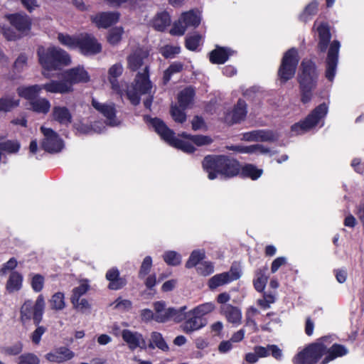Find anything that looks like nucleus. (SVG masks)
Segmentation results:
<instances>
[{
  "mask_svg": "<svg viewBox=\"0 0 364 364\" xmlns=\"http://www.w3.org/2000/svg\"><path fill=\"white\" fill-rule=\"evenodd\" d=\"M203 168L208 173L210 180L218 176L233 177L240 172V166L237 161L224 156H208L203 161Z\"/></svg>",
  "mask_w": 364,
  "mask_h": 364,
  "instance_id": "1",
  "label": "nucleus"
},
{
  "mask_svg": "<svg viewBox=\"0 0 364 364\" xmlns=\"http://www.w3.org/2000/svg\"><path fill=\"white\" fill-rule=\"evenodd\" d=\"M152 83L149 80V67L146 65L142 73L139 72L136 75L134 82L127 87L126 95L128 100L133 105L140 103V96L148 95L144 105L146 108L150 109L152 101Z\"/></svg>",
  "mask_w": 364,
  "mask_h": 364,
  "instance_id": "2",
  "label": "nucleus"
},
{
  "mask_svg": "<svg viewBox=\"0 0 364 364\" xmlns=\"http://www.w3.org/2000/svg\"><path fill=\"white\" fill-rule=\"evenodd\" d=\"M38 55L39 63L44 68L42 74L46 77H50L48 71L57 70L58 65H67L70 63L69 55L57 47H50L47 49L40 47L38 49Z\"/></svg>",
  "mask_w": 364,
  "mask_h": 364,
  "instance_id": "3",
  "label": "nucleus"
},
{
  "mask_svg": "<svg viewBox=\"0 0 364 364\" xmlns=\"http://www.w3.org/2000/svg\"><path fill=\"white\" fill-rule=\"evenodd\" d=\"M328 338L323 337L316 342L309 345L303 350L298 353L293 358L294 364H316L324 355L328 349L325 342Z\"/></svg>",
  "mask_w": 364,
  "mask_h": 364,
  "instance_id": "4",
  "label": "nucleus"
},
{
  "mask_svg": "<svg viewBox=\"0 0 364 364\" xmlns=\"http://www.w3.org/2000/svg\"><path fill=\"white\" fill-rule=\"evenodd\" d=\"M151 124L161 138L171 146L186 153H193L195 151V148L191 144L175 137L174 132L159 119H152Z\"/></svg>",
  "mask_w": 364,
  "mask_h": 364,
  "instance_id": "5",
  "label": "nucleus"
},
{
  "mask_svg": "<svg viewBox=\"0 0 364 364\" xmlns=\"http://www.w3.org/2000/svg\"><path fill=\"white\" fill-rule=\"evenodd\" d=\"M44 309L45 300L41 294L37 297L34 304L31 300L26 301L20 309L21 321L26 324L33 318L34 324L38 325L42 321Z\"/></svg>",
  "mask_w": 364,
  "mask_h": 364,
  "instance_id": "6",
  "label": "nucleus"
},
{
  "mask_svg": "<svg viewBox=\"0 0 364 364\" xmlns=\"http://www.w3.org/2000/svg\"><path fill=\"white\" fill-rule=\"evenodd\" d=\"M327 112L328 106L326 104H321L303 122L294 124L291 127V131L297 134H300L310 130L318 123L319 120L325 117Z\"/></svg>",
  "mask_w": 364,
  "mask_h": 364,
  "instance_id": "7",
  "label": "nucleus"
},
{
  "mask_svg": "<svg viewBox=\"0 0 364 364\" xmlns=\"http://www.w3.org/2000/svg\"><path fill=\"white\" fill-rule=\"evenodd\" d=\"M299 60L298 52L295 48H291L284 53L278 71L282 81L285 82L294 77Z\"/></svg>",
  "mask_w": 364,
  "mask_h": 364,
  "instance_id": "8",
  "label": "nucleus"
},
{
  "mask_svg": "<svg viewBox=\"0 0 364 364\" xmlns=\"http://www.w3.org/2000/svg\"><path fill=\"white\" fill-rule=\"evenodd\" d=\"M201 17L200 13L189 11L181 14L171 30L172 35L182 36L186 29L190 27H197L200 23Z\"/></svg>",
  "mask_w": 364,
  "mask_h": 364,
  "instance_id": "9",
  "label": "nucleus"
},
{
  "mask_svg": "<svg viewBox=\"0 0 364 364\" xmlns=\"http://www.w3.org/2000/svg\"><path fill=\"white\" fill-rule=\"evenodd\" d=\"M41 130L44 136L41 143V147L47 152L58 153L63 147L62 139L58 134L50 128L41 127Z\"/></svg>",
  "mask_w": 364,
  "mask_h": 364,
  "instance_id": "10",
  "label": "nucleus"
},
{
  "mask_svg": "<svg viewBox=\"0 0 364 364\" xmlns=\"http://www.w3.org/2000/svg\"><path fill=\"white\" fill-rule=\"evenodd\" d=\"M301 74L299 75L300 86L306 87L307 86L316 85L317 73L313 62L304 59L301 63Z\"/></svg>",
  "mask_w": 364,
  "mask_h": 364,
  "instance_id": "11",
  "label": "nucleus"
},
{
  "mask_svg": "<svg viewBox=\"0 0 364 364\" xmlns=\"http://www.w3.org/2000/svg\"><path fill=\"white\" fill-rule=\"evenodd\" d=\"M340 42L338 41H333L331 45L328 52V56L326 59V77L330 81H332L336 70V67L338 60V52L340 49Z\"/></svg>",
  "mask_w": 364,
  "mask_h": 364,
  "instance_id": "12",
  "label": "nucleus"
},
{
  "mask_svg": "<svg viewBox=\"0 0 364 364\" xmlns=\"http://www.w3.org/2000/svg\"><path fill=\"white\" fill-rule=\"evenodd\" d=\"M92 105L106 118L107 123L109 125L114 127L119 124V122L116 118V109L114 103H101L97 100L92 99Z\"/></svg>",
  "mask_w": 364,
  "mask_h": 364,
  "instance_id": "13",
  "label": "nucleus"
},
{
  "mask_svg": "<svg viewBox=\"0 0 364 364\" xmlns=\"http://www.w3.org/2000/svg\"><path fill=\"white\" fill-rule=\"evenodd\" d=\"M77 48L82 54L87 55H95L102 50V46L96 38L87 33L80 36Z\"/></svg>",
  "mask_w": 364,
  "mask_h": 364,
  "instance_id": "14",
  "label": "nucleus"
},
{
  "mask_svg": "<svg viewBox=\"0 0 364 364\" xmlns=\"http://www.w3.org/2000/svg\"><path fill=\"white\" fill-rule=\"evenodd\" d=\"M63 77L70 83L73 87V84L85 83L90 80L88 73L82 66H77L68 69L63 73Z\"/></svg>",
  "mask_w": 364,
  "mask_h": 364,
  "instance_id": "15",
  "label": "nucleus"
},
{
  "mask_svg": "<svg viewBox=\"0 0 364 364\" xmlns=\"http://www.w3.org/2000/svg\"><path fill=\"white\" fill-rule=\"evenodd\" d=\"M240 277L237 269H231L229 272L216 274L211 277L208 281V287L211 289L228 284L232 281L237 280Z\"/></svg>",
  "mask_w": 364,
  "mask_h": 364,
  "instance_id": "16",
  "label": "nucleus"
},
{
  "mask_svg": "<svg viewBox=\"0 0 364 364\" xmlns=\"http://www.w3.org/2000/svg\"><path fill=\"white\" fill-rule=\"evenodd\" d=\"M184 320L185 321L181 327L182 331L186 333H191L193 331H198L206 324L205 319L191 313V310L186 311V318Z\"/></svg>",
  "mask_w": 364,
  "mask_h": 364,
  "instance_id": "17",
  "label": "nucleus"
},
{
  "mask_svg": "<svg viewBox=\"0 0 364 364\" xmlns=\"http://www.w3.org/2000/svg\"><path fill=\"white\" fill-rule=\"evenodd\" d=\"M75 357V353L68 348L61 346L46 354V359L51 363H61L70 360Z\"/></svg>",
  "mask_w": 364,
  "mask_h": 364,
  "instance_id": "18",
  "label": "nucleus"
},
{
  "mask_svg": "<svg viewBox=\"0 0 364 364\" xmlns=\"http://www.w3.org/2000/svg\"><path fill=\"white\" fill-rule=\"evenodd\" d=\"M119 18V14L116 11L101 12L91 16V21L98 28H107L117 23Z\"/></svg>",
  "mask_w": 364,
  "mask_h": 364,
  "instance_id": "19",
  "label": "nucleus"
},
{
  "mask_svg": "<svg viewBox=\"0 0 364 364\" xmlns=\"http://www.w3.org/2000/svg\"><path fill=\"white\" fill-rule=\"evenodd\" d=\"M122 337L124 342L128 345L129 348L132 350H134L137 348H146V341L143 336L136 331L124 329L122 331Z\"/></svg>",
  "mask_w": 364,
  "mask_h": 364,
  "instance_id": "20",
  "label": "nucleus"
},
{
  "mask_svg": "<svg viewBox=\"0 0 364 364\" xmlns=\"http://www.w3.org/2000/svg\"><path fill=\"white\" fill-rule=\"evenodd\" d=\"M278 135L270 130H254L242 134V139L247 141H273Z\"/></svg>",
  "mask_w": 364,
  "mask_h": 364,
  "instance_id": "21",
  "label": "nucleus"
},
{
  "mask_svg": "<svg viewBox=\"0 0 364 364\" xmlns=\"http://www.w3.org/2000/svg\"><path fill=\"white\" fill-rule=\"evenodd\" d=\"M9 21L17 31L20 32H27L31 26V21L28 16L22 14H14L6 16Z\"/></svg>",
  "mask_w": 364,
  "mask_h": 364,
  "instance_id": "22",
  "label": "nucleus"
},
{
  "mask_svg": "<svg viewBox=\"0 0 364 364\" xmlns=\"http://www.w3.org/2000/svg\"><path fill=\"white\" fill-rule=\"evenodd\" d=\"M220 313L229 323L237 326L242 323V311L231 304L222 305L220 308Z\"/></svg>",
  "mask_w": 364,
  "mask_h": 364,
  "instance_id": "23",
  "label": "nucleus"
},
{
  "mask_svg": "<svg viewBox=\"0 0 364 364\" xmlns=\"http://www.w3.org/2000/svg\"><path fill=\"white\" fill-rule=\"evenodd\" d=\"M43 89L50 93L65 94L71 92L73 88L70 83L64 78L63 80H50L42 85Z\"/></svg>",
  "mask_w": 364,
  "mask_h": 364,
  "instance_id": "24",
  "label": "nucleus"
},
{
  "mask_svg": "<svg viewBox=\"0 0 364 364\" xmlns=\"http://www.w3.org/2000/svg\"><path fill=\"white\" fill-rule=\"evenodd\" d=\"M246 106L244 100H239L233 110L226 114L225 121L228 124H234L243 120L247 114Z\"/></svg>",
  "mask_w": 364,
  "mask_h": 364,
  "instance_id": "25",
  "label": "nucleus"
},
{
  "mask_svg": "<svg viewBox=\"0 0 364 364\" xmlns=\"http://www.w3.org/2000/svg\"><path fill=\"white\" fill-rule=\"evenodd\" d=\"M148 57L146 50L141 48H137L127 57L128 67L133 71L138 70L143 64L144 60Z\"/></svg>",
  "mask_w": 364,
  "mask_h": 364,
  "instance_id": "26",
  "label": "nucleus"
},
{
  "mask_svg": "<svg viewBox=\"0 0 364 364\" xmlns=\"http://www.w3.org/2000/svg\"><path fill=\"white\" fill-rule=\"evenodd\" d=\"M254 351L257 353L259 358H266L272 355L277 360H282L283 358L282 350L274 344L267 345V346H255Z\"/></svg>",
  "mask_w": 364,
  "mask_h": 364,
  "instance_id": "27",
  "label": "nucleus"
},
{
  "mask_svg": "<svg viewBox=\"0 0 364 364\" xmlns=\"http://www.w3.org/2000/svg\"><path fill=\"white\" fill-rule=\"evenodd\" d=\"M107 280L109 281L108 288L112 290H119L127 284V280L121 277L119 272L117 268L109 269L105 275Z\"/></svg>",
  "mask_w": 364,
  "mask_h": 364,
  "instance_id": "28",
  "label": "nucleus"
},
{
  "mask_svg": "<svg viewBox=\"0 0 364 364\" xmlns=\"http://www.w3.org/2000/svg\"><path fill=\"white\" fill-rule=\"evenodd\" d=\"M52 116L55 121L63 125H68L72 122V114L65 107L55 106L53 108Z\"/></svg>",
  "mask_w": 364,
  "mask_h": 364,
  "instance_id": "29",
  "label": "nucleus"
},
{
  "mask_svg": "<svg viewBox=\"0 0 364 364\" xmlns=\"http://www.w3.org/2000/svg\"><path fill=\"white\" fill-rule=\"evenodd\" d=\"M123 73V66L121 63H116L109 69V81L113 90L119 94H122L119 84L117 80Z\"/></svg>",
  "mask_w": 364,
  "mask_h": 364,
  "instance_id": "30",
  "label": "nucleus"
},
{
  "mask_svg": "<svg viewBox=\"0 0 364 364\" xmlns=\"http://www.w3.org/2000/svg\"><path fill=\"white\" fill-rule=\"evenodd\" d=\"M232 52L230 49L217 46L210 53V60L212 63L223 64L228 60Z\"/></svg>",
  "mask_w": 364,
  "mask_h": 364,
  "instance_id": "31",
  "label": "nucleus"
},
{
  "mask_svg": "<svg viewBox=\"0 0 364 364\" xmlns=\"http://www.w3.org/2000/svg\"><path fill=\"white\" fill-rule=\"evenodd\" d=\"M348 349L343 345L333 344L330 348L326 349L327 355L322 361L321 364H326L333 359L341 357L348 353Z\"/></svg>",
  "mask_w": 364,
  "mask_h": 364,
  "instance_id": "32",
  "label": "nucleus"
},
{
  "mask_svg": "<svg viewBox=\"0 0 364 364\" xmlns=\"http://www.w3.org/2000/svg\"><path fill=\"white\" fill-rule=\"evenodd\" d=\"M43 90L42 85H34L31 86H21L18 87L17 92L20 97L29 100L36 99L37 95Z\"/></svg>",
  "mask_w": 364,
  "mask_h": 364,
  "instance_id": "33",
  "label": "nucleus"
},
{
  "mask_svg": "<svg viewBox=\"0 0 364 364\" xmlns=\"http://www.w3.org/2000/svg\"><path fill=\"white\" fill-rule=\"evenodd\" d=\"M317 31L319 36L318 48L321 52H324L331 39L330 31L328 26L325 23H321L317 28Z\"/></svg>",
  "mask_w": 364,
  "mask_h": 364,
  "instance_id": "34",
  "label": "nucleus"
},
{
  "mask_svg": "<svg viewBox=\"0 0 364 364\" xmlns=\"http://www.w3.org/2000/svg\"><path fill=\"white\" fill-rule=\"evenodd\" d=\"M171 23V17L168 12L162 11L156 14L153 19V27L159 31H163Z\"/></svg>",
  "mask_w": 364,
  "mask_h": 364,
  "instance_id": "35",
  "label": "nucleus"
},
{
  "mask_svg": "<svg viewBox=\"0 0 364 364\" xmlns=\"http://www.w3.org/2000/svg\"><path fill=\"white\" fill-rule=\"evenodd\" d=\"M30 108L36 112L47 114L50 108V102L43 97L36 98L29 102Z\"/></svg>",
  "mask_w": 364,
  "mask_h": 364,
  "instance_id": "36",
  "label": "nucleus"
},
{
  "mask_svg": "<svg viewBox=\"0 0 364 364\" xmlns=\"http://www.w3.org/2000/svg\"><path fill=\"white\" fill-rule=\"evenodd\" d=\"M267 267H263L257 270L255 273V279H254V287L257 291H262L267 283L268 277L266 273Z\"/></svg>",
  "mask_w": 364,
  "mask_h": 364,
  "instance_id": "37",
  "label": "nucleus"
},
{
  "mask_svg": "<svg viewBox=\"0 0 364 364\" xmlns=\"http://www.w3.org/2000/svg\"><path fill=\"white\" fill-rule=\"evenodd\" d=\"M149 348L151 349H154L155 348H158L162 351L166 352L169 350V347L166 342L165 341L164 337L161 333L159 332H152L151 334L150 342L149 344Z\"/></svg>",
  "mask_w": 364,
  "mask_h": 364,
  "instance_id": "38",
  "label": "nucleus"
},
{
  "mask_svg": "<svg viewBox=\"0 0 364 364\" xmlns=\"http://www.w3.org/2000/svg\"><path fill=\"white\" fill-rule=\"evenodd\" d=\"M194 95V90L191 87L182 90L178 97L180 107L187 108L193 102Z\"/></svg>",
  "mask_w": 364,
  "mask_h": 364,
  "instance_id": "39",
  "label": "nucleus"
},
{
  "mask_svg": "<svg viewBox=\"0 0 364 364\" xmlns=\"http://www.w3.org/2000/svg\"><path fill=\"white\" fill-rule=\"evenodd\" d=\"M263 170L256 166L248 164L240 168V173L243 177L250 178L252 180L258 179L262 174Z\"/></svg>",
  "mask_w": 364,
  "mask_h": 364,
  "instance_id": "40",
  "label": "nucleus"
},
{
  "mask_svg": "<svg viewBox=\"0 0 364 364\" xmlns=\"http://www.w3.org/2000/svg\"><path fill=\"white\" fill-rule=\"evenodd\" d=\"M23 277L17 272H13L7 281L6 289L9 292L18 291L22 287Z\"/></svg>",
  "mask_w": 364,
  "mask_h": 364,
  "instance_id": "41",
  "label": "nucleus"
},
{
  "mask_svg": "<svg viewBox=\"0 0 364 364\" xmlns=\"http://www.w3.org/2000/svg\"><path fill=\"white\" fill-rule=\"evenodd\" d=\"M90 289L89 280L88 279H82L80 281V285L78 287H75L73 289L72 295L70 297V301L75 302L74 301H77V299H80V297L85 294L87 291Z\"/></svg>",
  "mask_w": 364,
  "mask_h": 364,
  "instance_id": "42",
  "label": "nucleus"
},
{
  "mask_svg": "<svg viewBox=\"0 0 364 364\" xmlns=\"http://www.w3.org/2000/svg\"><path fill=\"white\" fill-rule=\"evenodd\" d=\"M215 309V306L213 302H206L200 304L191 309V313L195 314L200 318L213 312Z\"/></svg>",
  "mask_w": 364,
  "mask_h": 364,
  "instance_id": "43",
  "label": "nucleus"
},
{
  "mask_svg": "<svg viewBox=\"0 0 364 364\" xmlns=\"http://www.w3.org/2000/svg\"><path fill=\"white\" fill-rule=\"evenodd\" d=\"M186 306H183L179 309L168 308L169 321L179 323L186 318Z\"/></svg>",
  "mask_w": 364,
  "mask_h": 364,
  "instance_id": "44",
  "label": "nucleus"
},
{
  "mask_svg": "<svg viewBox=\"0 0 364 364\" xmlns=\"http://www.w3.org/2000/svg\"><path fill=\"white\" fill-rule=\"evenodd\" d=\"M318 2L317 0H313L305 7L304 11L300 15V18L303 21H309L318 11Z\"/></svg>",
  "mask_w": 364,
  "mask_h": 364,
  "instance_id": "45",
  "label": "nucleus"
},
{
  "mask_svg": "<svg viewBox=\"0 0 364 364\" xmlns=\"http://www.w3.org/2000/svg\"><path fill=\"white\" fill-rule=\"evenodd\" d=\"M52 309L56 311L63 310L65 307V295L62 292H56L49 301Z\"/></svg>",
  "mask_w": 364,
  "mask_h": 364,
  "instance_id": "46",
  "label": "nucleus"
},
{
  "mask_svg": "<svg viewBox=\"0 0 364 364\" xmlns=\"http://www.w3.org/2000/svg\"><path fill=\"white\" fill-rule=\"evenodd\" d=\"M79 38L80 36H71L64 33H59L58 35V40L59 41V42L62 45L72 49L77 48Z\"/></svg>",
  "mask_w": 364,
  "mask_h": 364,
  "instance_id": "47",
  "label": "nucleus"
},
{
  "mask_svg": "<svg viewBox=\"0 0 364 364\" xmlns=\"http://www.w3.org/2000/svg\"><path fill=\"white\" fill-rule=\"evenodd\" d=\"M205 258V252L203 250H194L192 252L186 264L187 268H191L198 266L201 261Z\"/></svg>",
  "mask_w": 364,
  "mask_h": 364,
  "instance_id": "48",
  "label": "nucleus"
},
{
  "mask_svg": "<svg viewBox=\"0 0 364 364\" xmlns=\"http://www.w3.org/2000/svg\"><path fill=\"white\" fill-rule=\"evenodd\" d=\"M183 64L180 62H174L173 63H172L164 71V77H163L164 83V84L167 83L171 80L172 75L181 72L183 69Z\"/></svg>",
  "mask_w": 364,
  "mask_h": 364,
  "instance_id": "49",
  "label": "nucleus"
},
{
  "mask_svg": "<svg viewBox=\"0 0 364 364\" xmlns=\"http://www.w3.org/2000/svg\"><path fill=\"white\" fill-rule=\"evenodd\" d=\"M112 6H122L125 8L135 9L142 0H105Z\"/></svg>",
  "mask_w": 364,
  "mask_h": 364,
  "instance_id": "50",
  "label": "nucleus"
},
{
  "mask_svg": "<svg viewBox=\"0 0 364 364\" xmlns=\"http://www.w3.org/2000/svg\"><path fill=\"white\" fill-rule=\"evenodd\" d=\"M19 104L18 100H15L11 97H4L0 99V111L8 112L12 108L17 107Z\"/></svg>",
  "mask_w": 364,
  "mask_h": 364,
  "instance_id": "51",
  "label": "nucleus"
},
{
  "mask_svg": "<svg viewBox=\"0 0 364 364\" xmlns=\"http://www.w3.org/2000/svg\"><path fill=\"white\" fill-rule=\"evenodd\" d=\"M181 136L184 138L190 139L193 142H194L198 146H203L208 145L212 143L213 140L210 137L203 135H195L191 136L188 134L183 133Z\"/></svg>",
  "mask_w": 364,
  "mask_h": 364,
  "instance_id": "52",
  "label": "nucleus"
},
{
  "mask_svg": "<svg viewBox=\"0 0 364 364\" xmlns=\"http://www.w3.org/2000/svg\"><path fill=\"white\" fill-rule=\"evenodd\" d=\"M20 149V144L17 141H6L0 143V151L9 154L16 153Z\"/></svg>",
  "mask_w": 364,
  "mask_h": 364,
  "instance_id": "53",
  "label": "nucleus"
},
{
  "mask_svg": "<svg viewBox=\"0 0 364 364\" xmlns=\"http://www.w3.org/2000/svg\"><path fill=\"white\" fill-rule=\"evenodd\" d=\"M183 108L173 105L171 108V115L173 119L178 123H183L186 120V115Z\"/></svg>",
  "mask_w": 364,
  "mask_h": 364,
  "instance_id": "54",
  "label": "nucleus"
},
{
  "mask_svg": "<svg viewBox=\"0 0 364 364\" xmlns=\"http://www.w3.org/2000/svg\"><path fill=\"white\" fill-rule=\"evenodd\" d=\"M164 259L168 265L176 266L181 263V255L174 251H168L164 253Z\"/></svg>",
  "mask_w": 364,
  "mask_h": 364,
  "instance_id": "55",
  "label": "nucleus"
},
{
  "mask_svg": "<svg viewBox=\"0 0 364 364\" xmlns=\"http://www.w3.org/2000/svg\"><path fill=\"white\" fill-rule=\"evenodd\" d=\"M123 28L122 27H116L112 28L108 35L107 40L112 45L117 44L122 39L123 34Z\"/></svg>",
  "mask_w": 364,
  "mask_h": 364,
  "instance_id": "56",
  "label": "nucleus"
},
{
  "mask_svg": "<svg viewBox=\"0 0 364 364\" xmlns=\"http://www.w3.org/2000/svg\"><path fill=\"white\" fill-rule=\"evenodd\" d=\"M23 350V343L20 341L14 343L11 346L4 347L2 353L6 355H17Z\"/></svg>",
  "mask_w": 364,
  "mask_h": 364,
  "instance_id": "57",
  "label": "nucleus"
},
{
  "mask_svg": "<svg viewBox=\"0 0 364 364\" xmlns=\"http://www.w3.org/2000/svg\"><path fill=\"white\" fill-rule=\"evenodd\" d=\"M18 364H40V359L33 353H24L19 356Z\"/></svg>",
  "mask_w": 364,
  "mask_h": 364,
  "instance_id": "58",
  "label": "nucleus"
},
{
  "mask_svg": "<svg viewBox=\"0 0 364 364\" xmlns=\"http://www.w3.org/2000/svg\"><path fill=\"white\" fill-rule=\"evenodd\" d=\"M152 266V259L151 257H146L140 267V269L139 272V277L141 279L144 278L149 272Z\"/></svg>",
  "mask_w": 364,
  "mask_h": 364,
  "instance_id": "59",
  "label": "nucleus"
},
{
  "mask_svg": "<svg viewBox=\"0 0 364 364\" xmlns=\"http://www.w3.org/2000/svg\"><path fill=\"white\" fill-rule=\"evenodd\" d=\"M31 285L34 291L40 292L44 286V277L39 274H33L31 278Z\"/></svg>",
  "mask_w": 364,
  "mask_h": 364,
  "instance_id": "60",
  "label": "nucleus"
},
{
  "mask_svg": "<svg viewBox=\"0 0 364 364\" xmlns=\"http://www.w3.org/2000/svg\"><path fill=\"white\" fill-rule=\"evenodd\" d=\"M202 36L199 34H194L188 36L186 40V47L191 50H195L200 45Z\"/></svg>",
  "mask_w": 364,
  "mask_h": 364,
  "instance_id": "61",
  "label": "nucleus"
},
{
  "mask_svg": "<svg viewBox=\"0 0 364 364\" xmlns=\"http://www.w3.org/2000/svg\"><path fill=\"white\" fill-rule=\"evenodd\" d=\"M181 51V48L176 46L167 45L161 48V54L166 58H173L176 54Z\"/></svg>",
  "mask_w": 364,
  "mask_h": 364,
  "instance_id": "62",
  "label": "nucleus"
},
{
  "mask_svg": "<svg viewBox=\"0 0 364 364\" xmlns=\"http://www.w3.org/2000/svg\"><path fill=\"white\" fill-rule=\"evenodd\" d=\"M197 272L201 275L208 276L214 272V267L210 262H202L197 267Z\"/></svg>",
  "mask_w": 364,
  "mask_h": 364,
  "instance_id": "63",
  "label": "nucleus"
},
{
  "mask_svg": "<svg viewBox=\"0 0 364 364\" xmlns=\"http://www.w3.org/2000/svg\"><path fill=\"white\" fill-rule=\"evenodd\" d=\"M274 296L272 294H264L262 299L257 301V304L263 309H267L270 307L271 304L274 303Z\"/></svg>",
  "mask_w": 364,
  "mask_h": 364,
  "instance_id": "64",
  "label": "nucleus"
}]
</instances>
